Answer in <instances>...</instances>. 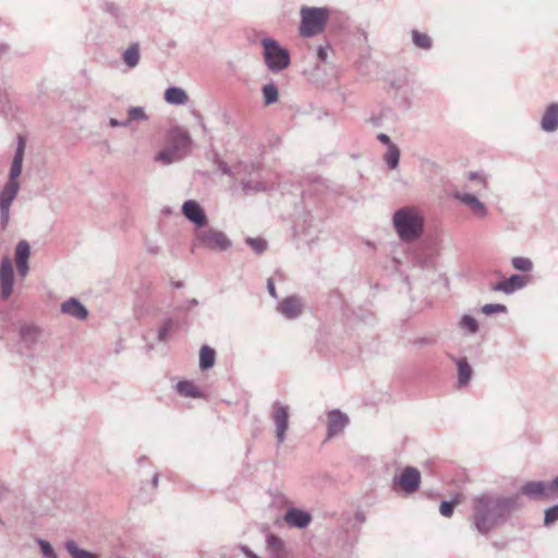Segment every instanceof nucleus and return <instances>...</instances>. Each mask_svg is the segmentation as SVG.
Here are the masks:
<instances>
[{"label":"nucleus","mask_w":558,"mask_h":558,"mask_svg":"<svg viewBox=\"0 0 558 558\" xmlns=\"http://www.w3.org/2000/svg\"><path fill=\"white\" fill-rule=\"evenodd\" d=\"M523 507L521 496H504L484 492L472 499V526L482 535H487L495 527L506 523L512 512Z\"/></svg>","instance_id":"1"},{"label":"nucleus","mask_w":558,"mask_h":558,"mask_svg":"<svg viewBox=\"0 0 558 558\" xmlns=\"http://www.w3.org/2000/svg\"><path fill=\"white\" fill-rule=\"evenodd\" d=\"M393 226L403 241H414L423 233V217L413 208L403 207L393 215Z\"/></svg>","instance_id":"2"},{"label":"nucleus","mask_w":558,"mask_h":558,"mask_svg":"<svg viewBox=\"0 0 558 558\" xmlns=\"http://www.w3.org/2000/svg\"><path fill=\"white\" fill-rule=\"evenodd\" d=\"M262 46L265 63L270 72L278 73L290 65V52L281 47L277 40L269 37L263 38Z\"/></svg>","instance_id":"3"},{"label":"nucleus","mask_w":558,"mask_h":558,"mask_svg":"<svg viewBox=\"0 0 558 558\" xmlns=\"http://www.w3.org/2000/svg\"><path fill=\"white\" fill-rule=\"evenodd\" d=\"M327 9L303 7L301 9V36L313 37L323 32L327 22Z\"/></svg>","instance_id":"4"},{"label":"nucleus","mask_w":558,"mask_h":558,"mask_svg":"<svg viewBox=\"0 0 558 558\" xmlns=\"http://www.w3.org/2000/svg\"><path fill=\"white\" fill-rule=\"evenodd\" d=\"M421 485V473L414 466H407L402 470L399 476L392 480V488H398L405 494H413L418 490Z\"/></svg>","instance_id":"5"},{"label":"nucleus","mask_w":558,"mask_h":558,"mask_svg":"<svg viewBox=\"0 0 558 558\" xmlns=\"http://www.w3.org/2000/svg\"><path fill=\"white\" fill-rule=\"evenodd\" d=\"M518 494L524 495L533 500L556 499V494L554 493V488L551 489V481H549V482H543V481L526 482L521 486Z\"/></svg>","instance_id":"6"},{"label":"nucleus","mask_w":558,"mask_h":558,"mask_svg":"<svg viewBox=\"0 0 558 558\" xmlns=\"http://www.w3.org/2000/svg\"><path fill=\"white\" fill-rule=\"evenodd\" d=\"M240 171L245 175L251 177L255 171L256 167L254 163H239ZM241 187L245 195H254L260 192H266L268 190V185L260 179L257 178H244L241 180Z\"/></svg>","instance_id":"7"},{"label":"nucleus","mask_w":558,"mask_h":558,"mask_svg":"<svg viewBox=\"0 0 558 558\" xmlns=\"http://www.w3.org/2000/svg\"><path fill=\"white\" fill-rule=\"evenodd\" d=\"M271 418L276 426L277 444L281 445L286 440V433L289 427V407L275 401L272 403Z\"/></svg>","instance_id":"8"},{"label":"nucleus","mask_w":558,"mask_h":558,"mask_svg":"<svg viewBox=\"0 0 558 558\" xmlns=\"http://www.w3.org/2000/svg\"><path fill=\"white\" fill-rule=\"evenodd\" d=\"M14 270L10 257L4 256L0 264V291L1 299L8 300L13 292Z\"/></svg>","instance_id":"9"},{"label":"nucleus","mask_w":558,"mask_h":558,"mask_svg":"<svg viewBox=\"0 0 558 558\" xmlns=\"http://www.w3.org/2000/svg\"><path fill=\"white\" fill-rule=\"evenodd\" d=\"M277 311L287 319L293 320L300 317L304 311V302L299 295L284 298L278 305Z\"/></svg>","instance_id":"10"},{"label":"nucleus","mask_w":558,"mask_h":558,"mask_svg":"<svg viewBox=\"0 0 558 558\" xmlns=\"http://www.w3.org/2000/svg\"><path fill=\"white\" fill-rule=\"evenodd\" d=\"M20 191L19 182H9L4 184L0 192V213L2 223H7L9 220L10 207Z\"/></svg>","instance_id":"11"},{"label":"nucleus","mask_w":558,"mask_h":558,"mask_svg":"<svg viewBox=\"0 0 558 558\" xmlns=\"http://www.w3.org/2000/svg\"><path fill=\"white\" fill-rule=\"evenodd\" d=\"M453 198L464 204L476 218H485L488 214L486 205L473 194L456 192Z\"/></svg>","instance_id":"12"},{"label":"nucleus","mask_w":558,"mask_h":558,"mask_svg":"<svg viewBox=\"0 0 558 558\" xmlns=\"http://www.w3.org/2000/svg\"><path fill=\"white\" fill-rule=\"evenodd\" d=\"M349 416L340 410L328 412L327 438H332L340 434L349 425Z\"/></svg>","instance_id":"13"},{"label":"nucleus","mask_w":558,"mask_h":558,"mask_svg":"<svg viewBox=\"0 0 558 558\" xmlns=\"http://www.w3.org/2000/svg\"><path fill=\"white\" fill-rule=\"evenodd\" d=\"M182 213L187 220L197 227H204L207 223V217L201 205L194 201L189 199L182 206Z\"/></svg>","instance_id":"14"},{"label":"nucleus","mask_w":558,"mask_h":558,"mask_svg":"<svg viewBox=\"0 0 558 558\" xmlns=\"http://www.w3.org/2000/svg\"><path fill=\"white\" fill-rule=\"evenodd\" d=\"M527 284V279L524 276L513 274L508 279L496 282L493 287V291L504 292L506 294H512L517 290L524 288Z\"/></svg>","instance_id":"15"},{"label":"nucleus","mask_w":558,"mask_h":558,"mask_svg":"<svg viewBox=\"0 0 558 558\" xmlns=\"http://www.w3.org/2000/svg\"><path fill=\"white\" fill-rule=\"evenodd\" d=\"M61 313L76 318L77 320H85L88 317V310L86 306L76 298H70L62 302L60 305Z\"/></svg>","instance_id":"16"},{"label":"nucleus","mask_w":558,"mask_h":558,"mask_svg":"<svg viewBox=\"0 0 558 558\" xmlns=\"http://www.w3.org/2000/svg\"><path fill=\"white\" fill-rule=\"evenodd\" d=\"M284 521L291 527L304 529L311 523L312 515L305 510L290 508L284 514Z\"/></svg>","instance_id":"17"},{"label":"nucleus","mask_w":558,"mask_h":558,"mask_svg":"<svg viewBox=\"0 0 558 558\" xmlns=\"http://www.w3.org/2000/svg\"><path fill=\"white\" fill-rule=\"evenodd\" d=\"M24 151H25V142L22 136H19V143L15 150V154L13 156V160L10 167L9 172V182H19V177L22 172L23 167V159H24Z\"/></svg>","instance_id":"18"},{"label":"nucleus","mask_w":558,"mask_h":558,"mask_svg":"<svg viewBox=\"0 0 558 558\" xmlns=\"http://www.w3.org/2000/svg\"><path fill=\"white\" fill-rule=\"evenodd\" d=\"M541 129L544 132L553 133L558 130V104L551 102L547 106L541 119Z\"/></svg>","instance_id":"19"},{"label":"nucleus","mask_w":558,"mask_h":558,"mask_svg":"<svg viewBox=\"0 0 558 558\" xmlns=\"http://www.w3.org/2000/svg\"><path fill=\"white\" fill-rule=\"evenodd\" d=\"M31 255V246H16L15 264L17 275L22 278L28 274V258Z\"/></svg>","instance_id":"20"},{"label":"nucleus","mask_w":558,"mask_h":558,"mask_svg":"<svg viewBox=\"0 0 558 558\" xmlns=\"http://www.w3.org/2000/svg\"><path fill=\"white\" fill-rule=\"evenodd\" d=\"M458 368V387H465L473 376V368L466 357L456 359Z\"/></svg>","instance_id":"21"},{"label":"nucleus","mask_w":558,"mask_h":558,"mask_svg":"<svg viewBox=\"0 0 558 558\" xmlns=\"http://www.w3.org/2000/svg\"><path fill=\"white\" fill-rule=\"evenodd\" d=\"M39 337V329L34 325H23L20 328V338L22 343L31 348L33 347Z\"/></svg>","instance_id":"22"},{"label":"nucleus","mask_w":558,"mask_h":558,"mask_svg":"<svg viewBox=\"0 0 558 558\" xmlns=\"http://www.w3.org/2000/svg\"><path fill=\"white\" fill-rule=\"evenodd\" d=\"M141 50L137 43L131 44L122 53V60L130 69H134L140 63Z\"/></svg>","instance_id":"23"},{"label":"nucleus","mask_w":558,"mask_h":558,"mask_svg":"<svg viewBox=\"0 0 558 558\" xmlns=\"http://www.w3.org/2000/svg\"><path fill=\"white\" fill-rule=\"evenodd\" d=\"M216 361V352L213 348L207 344H204L199 351V368L202 371H207L211 368Z\"/></svg>","instance_id":"24"},{"label":"nucleus","mask_w":558,"mask_h":558,"mask_svg":"<svg viewBox=\"0 0 558 558\" xmlns=\"http://www.w3.org/2000/svg\"><path fill=\"white\" fill-rule=\"evenodd\" d=\"M165 99L171 105H184L187 100V94L180 87H169L165 93Z\"/></svg>","instance_id":"25"},{"label":"nucleus","mask_w":558,"mask_h":558,"mask_svg":"<svg viewBox=\"0 0 558 558\" xmlns=\"http://www.w3.org/2000/svg\"><path fill=\"white\" fill-rule=\"evenodd\" d=\"M177 392L182 397L201 398L203 392L190 380H180L175 386Z\"/></svg>","instance_id":"26"},{"label":"nucleus","mask_w":558,"mask_h":558,"mask_svg":"<svg viewBox=\"0 0 558 558\" xmlns=\"http://www.w3.org/2000/svg\"><path fill=\"white\" fill-rule=\"evenodd\" d=\"M266 546L275 558H280L284 549L283 541L272 533L266 535Z\"/></svg>","instance_id":"27"},{"label":"nucleus","mask_w":558,"mask_h":558,"mask_svg":"<svg viewBox=\"0 0 558 558\" xmlns=\"http://www.w3.org/2000/svg\"><path fill=\"white\" fill-rule=\"evenodd\" d=\"M202 239L204 241V244H231L223 232L214 229H208L204 231Z\"/></svg>","instance_id":"28"},{"label":"nucleus","mask_w":558,"mask_h":558,"mask_svg":"<svg viewBox=\"0 0 558 558\" xmlns=\"http://www.w3.org/2000/svg\"><path fill=\"white\" fill-rule=\"evenodd\" d=\"M177 327H178V322L174 318H172L170 316L165 317V319L160 324L158 331H157L158 341L159 342L167 341L171 331Z\"/></svg>","instance_id":"29"},{"label":"nucleus","mask_w":558,"mask_h":558,"mask_svg":"<svg viewBox=\"0 0 558 558\" xmlns=\"http://www.w3.org/2000/svg\"><path fill=\"white\" fill-rule=\"evenodd\" d=\"M65 549L72 558H97V556L88 550L82 549L76 542L70 539L65 543Z\"/></svg>","instance_id":"30"},{"label":"nucleus","mask_w":558,"mask_h":558,"mask_svg":"<svg viewBox=\"0 0 558 558\" xmlns=\"http://www.w3.org/2000/svg\"><path fill=\"white\" fill-rule=\"evenodd\" d=\"M384 160L389 169H397L400 160V149L395 144L387 147V151L384 155Z\"/></svg>","instance_id":"31"},{"label":"nucleus","mask_w":558,"mask_h":558,"mask_svg":"<svg viewBox=\"0 0 558 558\" xmlns=\"http://www.w3.org/2000/svg\"><path fill=\"white\" fill-rule=\"evenodd\" d=\"M412 41L417 48L424 50L432 48V38L427 34L421 33L417 29L412 31Z\"/></svg>","instance_id":"32"},{"label":"nucleus","mask_w":558,"mask_h":558,"mask_svg":"<svg viewBox=\"0 0 558 558\" xmlns=\"http://www.w3.org/2000/svg\"><path fill=\"white\" fill-rule=\"evenodd\" d=\"M459 328L466 329L469 333L475 335L478 331L480 326L473 316L464 314L459 320Z\"/></svg>","instance_id":"33"},{"label":"nucleus","mask_w":558,"mask_h":558,"mask_svg":"<svg viewBox=\"0 0 558 558\" xmlns=\"http://www.w3.org/2000/svg\"><path fill=\"white\" fill-rule=\"evenodd\" d=\"M172 142L177 149L186 148L191 143V137L187 132L183 130H175L172 134Z\"/></svg>","instance_id":"34"},{"label":"nucleus","mask_w":558,"mask_h":558,"mask_svg":"<svg viewBox=\"0 0 558 558\" xmlns=\"http://www.w3.org/2000/svg\"><path fill=\"white\" fill-rule=\"evenodd\" d=\"M266 105L275 104L278 100V88L274 83H269L262 88Z\"/></svg>","instance_id":"35"},{"label":"nucleus","mask_w":558,"mask_h":558,"mask_svg":"<svg viewBox=\"0 0 558 558\" xmlns=\"http://www.w3.org/2000/svg\"><path fill=\"white\" fill-rule=\"evenodd\" d=\"M511 264H512L513 268H515L517 270L523 271V272H529L533 268V264H532L531 259L527 257H521V256L513 257L511 259Z\"/></svg>","instance_id":"36"},{"label":"nucleus","mask_w":558,"mask_h":558,"mask_svg":"<svg viewBox=\"0 0 558 558\" xmlns=\"http://www.w3.org/2000/svg\"><path fill=\"white\" fill-rule=\"evenodd\" d=\"M147 119H148V117L145 113V110H144L143 107H131V108H129V110H128V119H126V121H129V124L132 121H145Z\"/></svg>","instance_id":"37"},{"label":"nucleus","mask_w":558,"mask_h":558,"mask_svg":"<svg viewBox=\"0 0 558 558\" xmlns=\"http://www.w3.org/2000/svg\"><path fill=\"white\" fill-rule=\"evenodd\" d=\"M558 521V504L544 511V525L550 526Z\"/></svg>","instance_id":"38"},{"label":"nucleus","mask_w":558,"mask_h":558,"mask_svg":"<svg viewBox=\"0 0 558 558\" xmlns=\"http://www.w3.org/2000/svg\"><path fill=\"white\" fill-rule=\"evenodd\" d=\"M37 543H38L41 554L45 558H58L53 547L51 546V544L48 541L38 538Z\"/></svg>","instance_id":"39"},{"label":"nucleus","mask_w":558,"mask_h":558,"mask_svg":"<svg viewBox=\"0 0 558 558\" xmlns=\"http://www.w3.org/2000/svg\"><path fill=\"white\" fill-rule=\"evenodd\" d=\"M481 311L483 314L489 316V315L497 314V313H507L508 308L504 304L489 303V304H485L484 306H482Z\"/></svg>","instance_id":"40"},{"label":"nucleus","mask_w":558,"mask_h":558,"mask_svg":"<svg viewBox=\"0 0 558 558\" xmlns=\"http://www.w3.org/2000/svg\"><path fill=\"white\" fill-rule=\"evenodd\" d=\"M458 504L457 500H444L440 504L439 511L441 515L450 518L453 514L454 507Z\"/></svg>","instance_id":"41"},{"label":"nucleus","mask_w":558,"mask_h":558,"mask_svg":"<svg viewBox=\"0 0 558 558\" xmlns=\"http://www.w3.org/2000/svg\"><path fill=\"white\" fill-rule=\"evenodd\" d=\"M174 156L175 151L173 150H161L155 156V160L163 165H170L173 162Z\"/></svg>","instance_id":"42"},{"label":"nucleus","mask_w":558,"mask_h":558,"mask_svg":"<svg viewBox=\"0 0 558 558\" xmlns=\"http://www.w3.org/2000/svg\"><path fill=\"white\" fill-rule=\"evenodd\" d=\"M219 171L222 173V174H226L230 178H235V173L232 171V169L228 166L227 162H225L223 160L219 159V158H216L215 160Z\"/></svg>","instance_id":"43"},{"label":"nucleus","mask_w":558,"mask_h":558,"mask_svg":"<svg viewBox=\"0 0 558 558\" xmlns=\"http://www.w3.org/2000/svg\"><path fill=\"white\" fill-rule=\"evenodd\" d=\"M436 338L433 336L428 337H420L414 340V344L420 347H427V345H434L436 343Z\"/></svg>","instance_id":"44"},{"label":"nucleus","mask_w":558,"mask_h":558,"mask_svg":"<svg viewBox=\"0 0 558 558\" xmlns=\"http://www.w3.org/2000/svg\"><path fill=\"white\" fill-rule=\"evenodd\" d=\"M197 305H198V301L196 299H191V300H187L184 304L178 306L175 310L178 312L190 311Z\"/></svg>","instance_id":"45"},{"label":"nucleus","mask_w":558,"mask_h":558,"mask_svg":"<svg viewBox=\"0 0 558 558\" xmlns=\"http://www.w3.org/2000/svg\"><path fill=\"white\" fill-rule=\"evenodd\" d=\"M245 244H247V245H251V244H267V241L264 238H262V236H257V238L247 236L245 239Z\"/></svg>","instance_id":"46"},{"label":"nucleus","mask_w":558,"mask_h":558,"mask_svg":"<svg viewBox=\"0 0 558 558\" xmlns=\"http://www.w3.org/2000/svg\"><path fill=\"white\" fill-rule=\"evenodd\" d=\"M241 551L245 555L246 558H260L254 551L250 549L246 545L240 546Z\"/></svg>","instance_id":"47"},{"label":"nucleus","mask_w":558,"mask_h":558,"mask_svg":"<svg viewBox=\"0 0 558 558\" xmlns=\"http://www.w3.org/2000/svg\"><path fill=\"white\" fill-rule=\"evenodd\" d=\"M109 125H110L111 128H118V126L126 128V126H129V121H126V120L119 121V120H117V119H114V118H111V119L109 120Z\"/></svg>","instance_id":"48"},{"label":"nucleus","mask_w":558,"mask_h":558,"mask_svg":"<svg viewBox=\"0 0 558 558\" xmlns=\"http://www.w3.org/2000/svg\"><path fill=\"white\" fill-rule=\"evenodd\" d=\"M377 140H378L380 143L385 144L387 147H389V146H391V145H395V144L391 142L390 137H389L387 134H385V133H379V134L377 135Z\"/></svg>","instance_id":"49"},{"label":"nucleus","mask_w":558,"mask_h":558,"mask_svg":"<svg viewBox=\"0 0 558 558\" xmlns=\"http://www.w3.org/2000/svg\"><path fill=\"white\" fill-rule=\"evenodd\" d=\"M267 289H268L269 294L274 299H278V295H277V292H276V288H275V283H274V280L271 278H269L267 280Z\"/></svg>","instance_id":"50"},{"label":"nucleus","mask_w":558,"mask_h":558,"mask_svg":"<svg viewBox=\"0 0 558 558\" xmlns=\"http://www.w3.org/2000/svg\"><path fill=\"white\" fill-rule=\"evenodd\" d=\"M317 56L320 61L325 62L327 60L328 53L324 47H319L317 51Z\"/></svg>","instance_id":"51"},{"label":"nucleus","mask_w":558,"mask_h":558,"mask_svg":"<svg viewBox=\"0 0 558 558\" xmlns=\"http://www.w3.org/2000/svg\"><path fill=\"white\" fill-rule=\"evenodd\" d=\"M468 178L470 180H478L481 182H485V179L478 172H469Z\"/></svg>","instance_id":"52"},{"label":"nucleus","mask_w":558,"mask_h":558,"mask_svg":"<svg viewBox=\"0 0 558 558\" xmlns=\"http://www.w3.org/2000/svg\"><path fill=\"white\" fill-rule=\"evenodd\" d=\"M554 488V493L556 494V499L558 498V475L551 480V489Z\"/></svg>","instance_id":"53"},{"label":"nucleus","mask_w":558,"mask_h":558,"mask_svg":"<svg viewBox=\"0 0 558 558\" xmlns=\"http://www.w3.org/2000/svg\"><path fill=\"white\" fill-rule=\"evenodd\" d=\"M256 255H262L267 246H252Z\"/></svg>","instance_id":"54"},{"label":"nucleus","mask_w":558,"mask_h":558,"mask_svg":"<svg viewBox=\"0 0 558 558\" xmlns=\"http://www.w3.org/2000/svg\"><path fill=\"white\" fill-rule=\"evenodd\" d=\"M158 482H159V476H158V473H155L153 475V478H151V485L154 488H157L158 487Z\"/></svg>","instance_id":"55"},{"label":"nucleus","mask_w":558,"mask_h":558,"mask_svg":"<svg viewBox=\"0 0 558 558\" xmlns=\"http://www.w3.org/2000/svg\"><path fill=\"white\" fill-rule=\"evenodd\" d=\"M170 283H171V286H172L173 288H175V289H180V288H182V287L184 286L182 281H174V280H171V281H170Z\"/></svg>","instance_id":"56"},{"label":"nucleus","mask_w":558,"mask_h":558,"mask_svg":"<svg viewBox=\"0 0 558 558\" xmlns=\"http://www.w3.org/2000/svg\"><path fill=\"white\" fill-rule=\"evenodd\" d=\"M355 518L359 522L365 521V514L363 512H356Z\"/></svg>","instance_id":"57"},{"label":"nucleus","mask_w":558,"mask_h":558,"mask_svg":"<svg viewBox=\"0 0 558 558\" xmlns=\"http://www.w3.org/2000/svg\"><path fill=\"white\" fill-rule=\"evenodd\" d=\"M157 252H158V246H150V248H149L150 254H157Z\"/></svg>","instance_id":"58"},{"label":"nucleus","mask_w":558,"mask_h":558,"mask_svg":"<svg viewBox=\"0 0 558 558\" xmlns=\"http://www.w3.org/2000/svg\"><path fill=\"white\" fill-rule=\"evenodd\" d=\"M361 36L363 37V39H364L365 41H367V34H366V32H365V31H362V32H361Z\"/></svg>","instance_id":"59"},{"label":"nucleus","mask_w":558,"mask_h":558,"mask_svg":"<svg viewBox=\"0 0 558 558\" xmlns=\"http://www.w3.org/2000/svg\"><path fill=\"white\" fill-rule=\"evenodd\" d=\"M371 316H372V314H371V313H368L366 316H362V317H361V320L366 322V320H367V318H368V317H371Z\"/></svg>","instance_id":"60"},{"label":"nucleus","mask_w":558,"mask_h":558,"mask_svg":"<svg viewBox=\"0 0 558 558\" xmlns=\"http://www.w3.org/2000/svg\"><path fill=\"white\" fill-rule=\"evenodd\" d=\"M363 64H364V61H359L357 62V66H359L360 70L362 69Z\"/></svg>","instance_id":"61"},{"label":"nucleus","mask_w":558,"mask_h":558,"mask_svg":"<svg viewBox=\"0 0 558 558\" xmlns=\"http://www.w3.org/2000/svg\"><path fill=\"white\" fill-rule=\"evenodd\" d=\"M146 460V457H142L138 459V463L141 464L142 462H144Z\"/></svg>","instance_id":"62"},{"label":"nucleus","mask_w":558,"mask_h":558,"mask_svg":"<svg viewBox=\"0 0 558 558\" xmlns=\"http://www.w3.org/2000/svg\"><path fill=\"white\" fill-rule=\"evenodd\" d=\"M17 244L24 245V244H28V242H26L25 240H21Z\"/></svg>","instance_id":"63"},{"label":"nucleus","mask_w":558,"mask_h":558,"mask_svg":"<svg viewBox=\"0 0 558 558\" xmlns=\"http://www.w3.org/2000/svg\"><path fill=\"white\" fill-rule=\"evenodd\" d=\"M414 250H413V253H416V248H420L421 246L418 245H415V246H412Z\"/></svg>","instance_id":"64"}]
</instances>
